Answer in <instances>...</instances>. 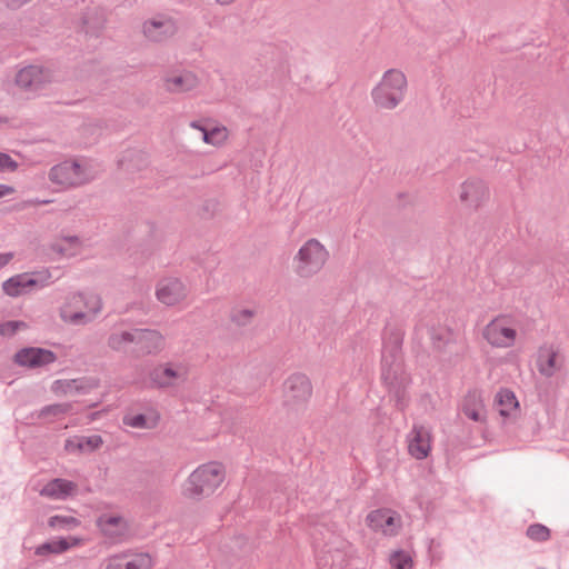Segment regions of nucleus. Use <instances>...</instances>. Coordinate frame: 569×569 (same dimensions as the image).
<instances>
[{"instance_id":"nucleus-1","label":"nucleus","mask_w":569,"mask_h":569,"mask_svg":"<svg viewBox=\"0 0 569 569\" xmlns=\"http://www.w3.org/2000/svg\"><path fill=\"white\" fill-rule=\"evenodd\" d=\"M402 340L400 330L386 331L381 356V378L400 410L408 406L407 387L410 383V377L402 367Z\"/></svg>"},{"instance_id":"nucleus-2","label":"nucleus","mask_w":569,"mask_h":569,"mask_svg":"<svg viewBox=\"0 0 569 569\" xmlns=\"http://www.w3.org/2000/svg\"><path fill=\"white\" fill-rule=\"evenodd\" d=\"M226 471L221 463L210 461L193 470L183 486V495L199 500L212 495L223 482Z\"/></svg>"},{"instance_id":"nucleus-3","label":"nucleus","mask_w":569,"mask_h":569,"mask_svg":"<svg viewBox=\"0 0 569 569\" xmlns=\"http://www.w3.org/2000/svg\"><path fill=\"white\" fill-rule=\"evenodd\" d=\"M407 77L401 70L389 69L371 90V99L378 109L393 110L406 97Z\"/></svg>"},{"instance_id":"nucleus-4","label":"nucleus","mask_w":569,"mask_h":569,"mask_svg":"<svg viewBox=\"0 0 569 569\" xmlns=\"http://www.w3.org/2000/svg\"><path fill=\"white\" fill-rule=\"evenodd\" d=\"M101 307V299L97 295L71 293L60 307V317L73 326L86 325L96 318Z\"/></svg>"},{"instance_id":"nucleus-5","label":"nucleus","mask_w":569,"mask_h":569,"mask_svg":"<svg viewBox=\"0 0 569 569\" xmlns=\"http://www.w3.org/2000/svg\"><path fill=\"white\" fill-rule=\"evenodd\" d=\"M329 259V251L317 239L307 240L293 257L295 272L309 279L319 273Z\"/></svg>"},{"instance_id":"nucleus-6","label":"nucleus","mask_w":569,"mask_h":569,"mask_svg":"<svg viewBox=\"0 0 569 569\" xmlns=\"http://www.w3.org/2000/svg\"><path fill=\"white\" fill-rule=\"evenodd\" d=\"M517 326L512 316L500 315L485 326L482 337L491 347L507 349L516 342Z\"/></svg>"},{"instance_id":"nucleus-7","label":"nucleus","mask_w":569,"mask_h":569,"mask_svg":"<svg viewBox=\"0 0 569 569\" xmlns=\"http://www.w3.org/2000/svg\"><path fill=\"white\" fill-rule=\"evenodd\" d=\"M190 363L187 360H171L154 367L150 372L151 382L161 389L176 388L189 379Z\"/></svg>"},{"instance_id":"nucleus-8","label":"nucleus","mask_w":569,"mask_h":569,"mask_svg":"<svg viewBox=\"0 0 569 569\" xmlns=\"http://www.w3.org/2000/svg\"><path fill=\"white\" fill-rule=\"evenodd\" d=\"M311 395L312 385L309 378L303 373H292L283 382V403L291 409L303 407L310 399Z\"/></svg>"},{"instance_id":"nucleus-9","label":"nucleus","mask_w":569,"mask_h":569,"mask_svg":"<svg viewBox=\"0 0 569 569\" xmlns=\"http://www.w3.org/2000/svg\"><path fill=\"white\" fill-rule=\"evenodd\" d=\"M56 81L52 69L39 64H30L21 68L16 76V83L20 88L36 92L47 84Z\"/></svg>"},{"instance_id":"nucleus-10","label":"nucleus","mask_w":569,"mask_h":569,"mask_svg":"<svg viewBox=\"0 0 569 569\" xmlns=\"http://www.w3.org/2000/svg\"><path fill=\"white\" fill-rule=\"evenodd\" d=\"M49 178L63 187H76L88 182L91 177L78 161H63L51 168Z\"/></svg>"},{"instance_id":"nucleus-11","label":"nucleus","mask_w":569,"mask_h":569,"mask_svg":"<svg viewBox=\"0 0 569 569\" xmlns=\"http://www.w3.org/2000/svg\"><path fill=\"white\" fill-rule=\"evenodd\" d=\"M142 32L149 41L164 42L178 32V23L168 14H158L143 22Z\"/></svg>"},{"instance_id":"nucleus-12","label":"nucleus","mask_w":569,"mask_h":569,"mask_svg":"<svg viewBox=\"0 0 569 569\" xmlns=\"http://www.w3.org/2000/svg\"><path fill=\"white\" fill-rule=\"evenodd\" d=\"M488 199L489 189L486 182L481 179L471 178L460 186L459 200L468 210H478Z\"/></svg>"},{"instance_id":"nucleus-13","label":"nucleus","mask_w":569,"mask_h":569,"mask_svg":"<svg viewBox=\"0 0 569 569\" xmlns=\"http://www.w3.org/2000/svg\"><path fill=\"white\" fill-rule=\"evenodd\" d=\"M368 526L387 537L398 535L402 526L401 516L391 509H377L367 516Z\"/></svg>"},{"instance_id":"nucleus-14","label":"nucleus","mask_w":569,"mask_h":569,"mask_svg":"<svg viewBox=\"0 0 569 569\" xmlns=\"http://www.w3.org/2000/svg\"><path fill=\"white\" fill-rule=\"evenodd\" d=\"M407 442L408 452L412 458L417 460L426 459L432 446L431 430L426 426L415 423L407 436Z\"/></svg>"},{"instance_id":"nucleus-15","label":"nucleus","mask_w":569,"mask_h":569,"mask_svg":"<svg viewBox=\"0 0 569 569\" xmlns=\"http://www.w3.org/2000/svg\"><path fill=\"white\" fill-rule=\"evenodd\" d=\"M13 360L20 367L37 369L53 363L57 357L48 349L26 347L16 352Z\"/></svg>"},{"instance_id":"nucleus-16","label":"nucleus","mask_w":569,"mask_h":569,"mask_svg":"<svg viewBox=\"0 0 569 569\" xmlns=\"http://www.w3.org/2000/svg\"><path fill=\"white\" fill-rule=\"evenodd\" d=\"M153 559L147 552H122L111 556L106 561V569H151Z\"/></svg>"},{"instance_id":"nucleus-17","label":"nucleus","mask_w":569,"mask_h":569,"mask_svg":"<svg viewBox=\"0 0 569 569\" xmlns=\"http://www.w3.org/2000/svg\"><path fill=\"white\" fill-rule=\"evenodd\" d=\"M162 81L163 88L170 93H187L196 90L200 84L197 74L189 70L167 73Z\"/></svg>"},{"instance_id":"nucleus-18","label":"nucleus","mask_w":569,"mask_h":569,"mask_svg":"<svg viewBox=\"0 0 569 569\" xmlns=\"http://www.w3.org/2000/svg\"><path fill=\"white\" fill-rule=\"evenodd\" d=\"M187 287L178 278H166L158 282L157 299L166 306H174L186 299Z\"/></svg>"},{"instance_id":"nucleus-19","label":"nucleus","mask_w":569,"mask_h":569,"mask_svg":"<svg viewBox=\"0 0 569 569\" xmlns=\"http://www.w3.org/2000/svg\"><path fill=\"white\" fill-rule=\"evenodd\" d=\"M97 527L110 540L120 541L129 531V523L120 515L102 513L97 518Z\"/></svg>"},{"instance_id":"nucleus-20","label":"nucleus","mask_w":569,"mask_h":569,"mask_svg":"<svg viewBox=\"0 0 569 569\" xmlns=\"http://www.w3.org/2000/svg\"><path fill=\"white\" fill-rule=\"evenodd\" d=\"M134 345L144 355H157L164 349V337L157 330L134 329Z\"/></svg>"},{"instance_id":"nucleus-21","label":"nucleus","mask_w":569,"mask_h":569,"mask_svg":"<svg viewBox=\"0 0 569 569\" xmlns=\"http://www.w3.org/2000/svg\"><path fill=\"white\" fill-rule=\"evenodd\" d=\"M77 490L78 486L76 482L63 478H54L42 486L39 495L51 500L63 501L72 497Z\"/></svg>"},{"instance_id":"nucleus-22","label":"nucleus","mask_w":569,"mask_h":569,"mask_svg":"<svg viewBox=\"0 0 569 569\" xmlns=\"http://www.w3.org/2000/svg\"><path fill=\"white\" fill-rule=\"evenodd\" d=\"M563 365V357L552 348H541L538 352L537 368L545 377H552Z\"/></svg>"},{"instance_id":"nucleus-23","label":"nucleus","mask_w":569,"mask_h":569,"mask_svg":"<svg viewBox=\"0 0 569 569\" xmlns=\"http://www.w3.org/2000/svg\"><path fill=\"white\" fill-rule=\"evenodd\" d=\"M461 412L475 422L486 421V408L478 391H470L466 395L461 403Z\"/></svg>"},{"instance_id":"nucleus-24","label":"nucleus","mask_w":569,"mask_h":569,"mask_svg":"<svg viewBox=\"0 0 569 569\" xmlns=\"http://www.w3.org/2000/svg\"><path fill=\"white\" fill-rule=\"evenodd\" d=\"M37 280L28 273L16 274L2 283L4 293L10 297L23 295L27 288L36 286Z\"/></svg>"},{"instance_id":"nucleus-25","label":"nucleus","mask_w":569,"mask_h":569,"mask_svg":"<svg viewBox=\"0 0 569 569\" xmlns=\"http://www.w3.org/2000/svg\"><path fill=\"white\" fill-rule=\"evenodd\" d=\"M79 542L80 540L78 538H71L70 540L64 538L53 539L38 546L34 553L37 556H47L49 553L59 555L79 545Z\"/></svg>"},{"instance_id":"nucleus-26","label":"nucleus","mask_w":569,"mask_h":569,"mask_svg":"<svg viewBox=\"0 0 569 569\" xmlns=\"http://www.w3.org/2000/svg\"><path fill=\"white\" fill-rule=\"evenodd\" d=\"M134 345V329L113 331L108 338V346L113 351H126L128 346Z\"/></svg>"},{"instance_id":"nucleus-27","label":"nucleus","mask_w":569,"mask_h":569,"mask_svg":"<svg viewBox=\"0 0 569 569\" xmlns=\"http://www.w3.org/2000/svg\"><path fill=\"white\" fill-rule=\"evenodd\" d=\"M498 411L502 417H509L518 408L515 393L508 389L500 390L496 396Z\"/></svg>"},{"instance_id":"nucleus-28","label":"nucleus","mask_w":569,"mask_h":569,"mask_svg":"<svg viewBox=\"0 0 569 569\" xmlns=\"http://www.w3.org/2000/svg\"><path fill=\"white\" fill-rule=\"evenodd\" d=\"M82 241L77 236L63 237L60 241L52 244V249L62 256L71 257L80 251Z\"/></svg>"},{"instance_id":"nucleus-29","label":"nucleus","mask_w":569,"mask_h":569,"mask_svg":"<svg viewBox=\"0 0 569 569\" xmlns=\"http://www.w3.org/2000/svg\"><path fill=\"white\" fill-rule=\"evenodd\" d=\"M71 409V403H53L44 406L37 412V418L53 421V419L63 417L64 415L70 412Z\"/></svg>"},{"instance_id":"nucleus-30","label":"nucleus","mask_w":569,"mask_h":569,"mask_svg":"<svg viewBox=\"0 0 569 569\" xmlns=\"http://www.w3.org/2000/svg\"><path fill=\"white\" fill-rule=\"evenodd\" d=\"M390 569H412L413 560L406 550H395L389 556Z\"/></svg>"},{"instance_id":"nucleus-31","label":"nucleus","mask_w":569,"mask_h":569,"mask_svg":"<svg viewBox=\"0 0 569 569\" xmlns=\"http://www.w3.org/2000/svg\"><path fill=\"white\" fill-rule=\"evenodd\" d=\"M256 311L250 308L234 307L230 312V320L238 327H246L251 323Z\"/></svg>"},{"instance_id":"nucleus-32","label":"nucleus","mask_w":569,"mask_h":569,"mask_svg":"<svg viewBox=\"0 0 569 569\" xmlns=\"http://www.w3.org/2000/svg\"><path fill=\"white\" fill-rule=\"evenodd\" d=\"M80 525V521L71 516L56 515L49 518L48 526L52 529H73Z\"/></svg>"},{"instance_id":"nucleus-33","label":"nucleus","mask_w":569,"mask_h":569,"mask_svg":"<svg viewBox=\"0 0 569 569\" xmlns=\"http://www.w3.org/2000/svg\"><path fill=\"white\" fill-rule=\"evenodd\" d=\"M74 386L72 379H59L52 383L51 390L57 396H72L76 395Z\"/></svg>"},{"instance_id":"nucleus-34","label":"nucleus","mask_w":569,"mask_h":569,"mask_svg":"<svg viewBox=\"0 0 569 569\" xmlns=\"http://www.w3.org/2000/svg\"><path fill=\"white\" fill-rule=\"evenodd\" d=\"M72 380L76 385V395H87L91 390L96 389L99 385V381L97 379L90 377H81Z\"/></svg>"},{"instance_id":"nucleus-35","label":"nucleus","mask_w":569,"mask_h":569,"mask_svg":"<svg viewBox=\"0 0 569 569\" xmlns=\"http://www.w3.org/2000/svg\"><path fill=\"white\" fill-rule=\"evenodd\" d=\"M527 536L535 541H546L550 537V530L543 525L535 523L528 527Z\"/></svg>"},{"instance_id":"nucleus-36","label":"nucleus","mask_w":569,"mask_h":569,"mask_svg":"<svg viewBox=\"0 0 569 569\" xmlns=\"http://www.w3.org/2000/svg\"><path fill=\"white\" fill-rule=\"evenodd\" d=\"M211 146L219 147L228 139V130L226 127L209 128Z\"/></svg>"},{"instance_id":"nucleus-37","label":"nucleus","mask_w":569,"mask_h":569,"mask_svg":"<svg viewBox=\"0 0 569 569\" xmlns=\"http://www.w3.org/2000/svg\"><path fill=\"white\" fill-rule=\"evenodd\" d=\"M81 451H93L98 449L102 443V438L99 435H92L89 437H80Z\"/></svg>"},{"instance_id":"nucleus-38","label":"nucleus","mask_w":569,"mask_h":569,"mask_svg":"<svg viewBox=\"0 0 569 569\" xmlns=\"http://www.w3.org/2000/svg\"><path fill=\"white\" fill-rule=\"evenodd\" d=\"M22 328H26V323L22 321L3 322L0 325V336L11 337Z\"/></svg>"},{"instance_id":"nucleus-39","label":"nucleus","mask_w":569,"mask_h":569,"mask_svg":"<svg viewBox=\"0 0 569 569\" xmlns=\"http://www.w3.org/2000/svg\"><path fill=\"white\" fill-rule=\"evenodd\" d=\"M18 168V162L8 153L0 152V172H13Z\"/></svg>"},{"instance_id":"nucleus-40","label":"nucleus","mask_w":569,"mask_h":569,"mask_svg":"<svg viewBox=\"0 0 569 569\" xmlns=\"http://www.w3.org/2000/svg\"><path fill=\"white\" fill-rule=\"evenodd\" d=\"M123 423L131 428H146L147 427V418L142 413L134 415V416H126L123 418Z\"/></svg>"},{"instance_id":"nucleus-41","label":"nucleus","mask_w":569,"mask_h":569,"mask_svg":"<svg viewBox=\"0 0 569 569\" xmlns=\"http://www.w3.org/2000/svg\"><path fill=\"white\" fill-rule=\"evenodd\" d=\"M190 127L202 133V140L204 143L211 144L209 127L204 126L201 121H191Z\"/></svg>"},{"instance_id":"nucleus-42","label":"nucleus","mask_w":569,"mask_h":569,"mask_svg":"<svg viewBox=\"0 0 569 569\" xmlns=\"http://www.w3.org/2000/svg\"><path fill=\"white\" fill-rule=\"evenodd\" d=\"M64 449L68 452L81 451L80 437H74L66 440Z\"/></svg>"},{"instance_id":"nucleus-43","label":"nucleus","mask_w":569,"mask_h":569,"mask_svg":"<svg viewBox=\"0 0 569 569\" xmlns=\"http://www.w3.org/2000/svg\"><path fill=\"white\" fill-rule=\"evenodd\" d=\"M32 0H2L3 4L11 10H18Z\"/></svg>"},{"instance_id":"nucleus-44","label":"nucleus","mask_w":569,"mask_h":569,"mask_svg":"<svg viewBox=\"0 0 569 569\" xmlns=\"http://www.w3.org/2000/svg\"><path fill=\"white\" fill-rule=\"evenodd\" d=\"M447 336H448V331L445 328L440 329L439 333H436L433 329L430 331V338L435 342L445 341L447 339Z\"/></svg>"},{"instance_id":"nucleus-45","label":"nucleus","mask_w":569,"mask_h":569,"mask_svg":"<svg viewBox=\"0 0 569 569\" xmlns=\"http://www.w3.org/2000/svg\"><path fill=\"white\" fill-rule=\"evenodd\" d=\"M13 258L12 252L0 253V268L7 266Z\"/></svg>"},{"instance_id":"nucleus-46","label":"nucleus","mask_w":569,"mask_h":569,"mask_svg":"<svg viewBox=\"0 0 569 569\" xmlns=\"http://www.w3.org/2000/svg\"><path fill=\"white\" fill-rule=\"evenodd\" d=\"M14 192V188L8 184L0 183V198L9 196Z\"/></svg>"},{"instance_id":"nucleus-47","label":"nucleus","mask_w":569,"mask_h":569,"mask_svg":"<svg viewBox=\"0 0 569 569\" xmlns=\"http://www.w3.org/2000/svg\"><path fill=\"white\" fill-rule=\"evenodd\" d=\"M51 200H39V199H34V200H29L28 201V204H31V206H39V204H48L50 203Z\"/></svg>"},{"instance_id":"nucleus-48","label":"nucleus","mask_w":569,"mask_h":569,"mask_svg":"<svg viewBox=\"0 0 569 569\" xmlns=\"http://www.w3.org/2000/svg\"><path fill=\"white\" fill-rule=\"evenodd\" d=\"M236 0H216V2L220 6H229L233 3Z\"/></svg>"}]
</instances>
